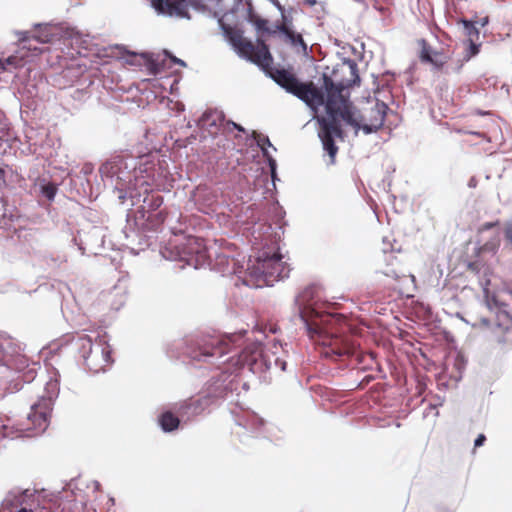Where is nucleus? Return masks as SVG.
<instances>
[{
    "label": "nucleus",
    "instance_id": "obj_1",
    "mask_svg": "<svg viewBox=\"0 0 512 512\" xmlns=\"http://www.w3.org/2000/svg\"><path fill=\"white\" fill-rule=\"evenodd\" d=\"M218 23L225 38L241 58L261 67L278 85L305 102L309 107L317 108L324 105L325 88L323 86L318 88L311 81L300 82L293 72L274 67L273 57L263 39L258 38L255 45L243 36V31L240 28L226 24L223 18H220Z\"/></svg>",
    "mask_w": 512,
    "mask_h": 512
},
{
    "label": "nucleus",
    "instance_id": "obj_2",
    "mask_svg": "<svg viewBox=\"0 0 512 512\" xmlns=\"http://www.w3.org/2000/svg\"><path fill=\"white\" fill-rule=\"evenodd\" d=\"M342 69H346L349 78L340 81L338 84L334 83L331 77L326 74L323 75V87L326 91L325 108L327 112L326 117L318 118L320 124L319 137L321 139L323 149L327 151L330 164L335 163V158L338 153V147L335 144L334 138L342 139L344 132L342 130L340 121L356 127L359 123L355 119L353 106L343 94V91L353 85L360 83L358 74V67L354 61H347L343 63Z\"/></svg>",
    "mask_w": 512,
    "mask_h": 512
},
{
    "label": "nucleus",
    "instance_id": "obj_3",
    "mask_svg": "<svg viewBox=\"0 0 512 512\" xmlns=\"http://www.w3.org/2000/svg\"><path fill=\"white\" fill-rule=\"evenodd\" d=\"M300 317L305 322L308 335L317 344L323 346L321 354L335 361H348L349 364L360 369H371L375 363L372 352H364L358 349L350 335L338 336L332 332L331 324L335 316L331 313H322L307 303L300 308Z\"/></svg>",
    "mask_w": 512,
    "mask_h": 512
},
{
    "label": "nucleus",
    "instance_id": "obj_4",
    "mask_svg": "<svg viewBox=\"0 0 512 512\" xmlns=\"http://www.w3.org/2000/svg\"><path fill=\"white\" fill-rule=\"evenodd\" d=\"M186 261L196 268L205 264L223 275L241 273L243 266L233 255L230 248L206 247L204 241L199 238H189L185 246Z\"/></svg>",
    "mask_w": 512,
    "mask_h": 512
},
{
    "label": "nucleus",
    "instance_id": "obj_5",
    "mask_svg": "<svg viewBox=\"0 0 512 512\" xmlns=\"http://www.w3.org/2000/svg\"><path fill=\"white\" fill-rule=\"evenodd\" d=\"M241 338V334L223 336L202 333L190 340L187 355L194 361L207 362L214 356L221 357L228 353L229 345L235 344Z\"/></svg>",
    "mask_w": 512,
    "mask_h": 512
},
{
    "label": "nucleus",
    "instance_id": "obj_6",
    "mask_svg": "<svg viewBox=\"0 0 512 512\" xmlns=\"http://www.w3.org/2000/svg\"><path fill=\"white\" fill-rule=\"evenodd\" d=\"M498 249V241H487L481 246L474 247L473 252L466 254L463 258L466 270L479 277L481 287L491 284V277L494 273L491 259L495 257Z\"/></svg>",
    "mask_w": 512,
    "mask_h": 512
},
{
    "label": "nucleus",
    "instance_id": "obj_7",
    "mask_svg": "<svg viewBox=\"0 0 512 512\" xmlns=\"http://www.w3.org/2000/svg\"><path fill=\"white\" fill-rule=\"evenodd\" d=\"M255 268L257 272L264 277L267 284L284 279L288 277L290 273L289 265L282 260V255L278 252L271 255L263 252L262 255L258 257Z\"/></svg>",
    "mask_w": 512,
    "mask_h": 512
},
{
    "label": "nucleus",
    "instance_id": "obj_8",
    "mask_svg": "<svg viewBox=\"0 0 512 512\" xmlns=\"http://www.w3.org/2000/svg\"><path fill=\"white\" fill-rule=\"evenodd\" d=\"M79 343L83 350H88L87 354H83V358L89 370L97 373L104 371L110 365L111 352L108 346L93 348L92 340L87 335L81 336Z\"/></svg>",
    "mask_w": 512,
    "mask_h": 512
},
{
    "label": "nucleus",
    "instance_id": "obj_9",
    "mask_svg": "<svg viewBox=\"0 0 512 512\" xmlns=\"http://www.w3.org/2000/svg\"><path fill=\"white\" fill-rule=\"evenodd\" d=\"M261 361L267 368L272 366V362L276 367H279L282 371L286 369V362L278 357L273 360L270 358L267 351H264L260 343H252L245 347L239 354L238 363L242 366H249L251 369L254 365H257Z\"/></svg>",
    "mask_w": 512,
    "mask_h": 512
},
{
    "label": "nucleus",
    "instance_id": "obj_10",
    "mask_svg": "<svg viewBox=\"0 0 512 512\" xmlns=\"http://www.w3.org/2000/svg\"><path fill=\"white\" fill-rule=\"evenodd\" d=\"M52 408L45 403L37 402L32 405L31 412L27 415L26 423H23V430L28 436H35L46 430Z\"/></svg>",
    "mask_w": 512,
    "mask_h": 512
},
{
    "label": "nucleus",
    "instance_id": "obj_11",
    "mask_svg": "<svg viewBox=\"0 0 512 512\" xmlns=\"http://www.w3.org/2000/svg\"><path fill=\"white\" fill-rule=\"evenodd\" d=\"M388 110L389 107L387 104L382 101H377L374 106L365 110L359 120L355 117L356 121L359 123V126L355 128H361L367 134L376 132L383 126Z\"/></svg>",
    "mask_w": 512,
    "mask_h": 512
},
{
    "label": "nucleus",
    "instance_id": "obj_12",
    "mask_svg": "<svg viewBox=\"0 0 512 512\" xmlns=\"http://www.w3.org/2000/svg\"><path fill=\"white\" fill-rule=\"evenodd\" d=\"M191 5L199 8L200 5L194 0H152V6L162 14L177 17H188L187 7Z\"/></svg>",
    "mask_w": 512,
    "mask_h": 512
},
{
    "label": "nucleus",
    "instance_id": "obj_13",
    "mask_svg": "<svg viewBox=\"0 0 512 512\" xmlns=\"http://www.w3.org/2000/svg\"><path fill=\"white\" fill-rule=\"evenodd\" d=\"M483 295L485 302L489 308H498L504 312L512 303V290L509 288H501L495 292H491L489 286H483Z\"/></svg>",
    "mask_w": 512,
    "mask_h": 512
},
{
    "label": "nucleus",
    "instance_id": "obj_14",
    "mask_svg": "<svg viewBox=\"0 0 512 512\" xmlns=\"http://www.w3.org/2000/svg\"><path fill=\"white\" fill-rule=\"evenodd\" d=\"M193 199L198 210L205 214L214 211L218 202L216 192L207 186H198L193 193Z\"/></svg>",
    "mask_w": 512,
    "mask_h": 512
},
{
    "label": "nucleus",
    "instance_id": "obj_15",
    "mask_svg": "<svg viewBox=\"0 0 512 512\" xmlns=\"http://www.w3.org/2000/svg\"><path fill=\"white\" fill-rule=\"evenodd\" d=\"M25 493L15 497L13 505L17 508L20 507L16 512H59V509L55 507V504L51 501H45L43 505L39 503L35 504L34 499L29 498Z\"/></svg>",
    "mask_w": 512,
    "mask_h": 512
},
{
    "label": "nucleus",
    "instance_id": "obj_16",
    "mask_svg": "<svg viewBox=\"0 0 512 512\" xmlns=\"http://www.w3.org/2000/svg\"><path fill=\"white\" fill-rule=\"evenodd\" d=\"M277 31L284 35V41L296 49L297 52L308 55V45L302 35L290 29L286 22L278 25Z\"/></svg>",
    "mask_w": 512,
    "mask_h": 512
},
{
    "label": "nucleus",
    "instance_id": "obj_17",
    "mask_svg": "<svg viewBox=\"0 0 512 512\" xmlns=\"http://www.w3.org/2000/svg\"><path fill=\"white\" fill-rule=\"evenodd\" d=\"M420 58L422 61L429 62L437 68H442L449 59L445 53L433 51L425 41H422Z\"/></svg>",
    "mask_w": 512,
    "mask_h": 512
},
{
    "label": "nucleus",
    "instance_id": "obj_18",
    "mask_svg": "<svg viewBox=\"0 0 512 512\" xmlns=\"http://www.w3.org/2000/svg\"><path fill=\"white\" fill-rule=\"evenodd\" d=\"M5 350L6 347L3 344H0V362L3 365L15 369L19 372L25 370L26 367L30 365L28 359L24 355H6L4 354Z\"/></svg>",
    "mask_w": 512,
    "mask_h": 512
},
{
    "label": "nucleus",
    "instance_id": "obj_19",
    "mask_svg": "<svg viewBox=\"0 0 512 512\" xmlns=\"http://www.w3.org/2000/svg\"><path fill=\"white\" fill-rule=\"evenodd\" d=\"M59 379L56 374L46 382L44 393L39 398L38 402L45 403L52 408L53 401L58 397L59 394Z\"/></svg>",
    "mask_w": 512,
    "mask_h": 512
},
{
    "label": "nucleus",
    "instance_id": "obj_20",
    "mask_svg": "<svg viewBox=\"0 0 512 512\" xmlns=\"http://www.w3.org/2000/svg\"><path fill=\"white\" fill-rule=\"evenodd\" d=\"M247 4V20L252 23L257 31L274 34L275 30H270L268 27V20L261 18L253 8L251 0H246Z\"/></svg>",
    "mask_w": 512,
    "mask_h": 512
},
{
    "label": "nucleus",
    "instance_id": "obj_21",
    "mask_svg": "<svg viewBox=\"0 0 512 512\" xmlns=\"http://www.w3.org/2000/svg\"><path fill=\"white\" fill-rule=\"evenodd\" d=\"M159 425L165 432H171L178 428L180 420L172 412L166 411L159 416Z\"/></svg>",
    "mask_w": 512,
    "mask_h": 512
},
{
    "label": "nucleus",
    "instance_id": "obj_22",
    "mask_svg": "<svg viewBox=\"0 0 512 512\" xmlns=\"http://www.w3.org/2000/svg\"><path fill=\"white\" fill-rule=\"evenodd\" d=\"M474 20L461 19L459 23L463 25L464 34L468 37V41H475L479 38V30L475 27Z\"/></svg>",
    "mask_w": 512,
    "mask_h": 512
},
{
    "label": "nucleus",
    "instance_id": "obj_23",
    "mask_svg": "<svg viewBox=\"0 0 512 512\" xmlns=\"http://www.w3.org/2000/svg\"><path fill=\"white\" fill-rule=\"evenodd\" d=\"M468 134H470L472 136H476L477 138L480 139L479 142L468 141V143L470 145H476V144L483 143V147L481 149L483 152L488 153V154H492L494 152L493 148L490 146L491 138L489 136H487L484 133H480V132H468Z\"/></svg>",
    "mask_w": 512,
    "mask_h": 512
},
{
    "label": "nucleus",
    "instance_id": "obj_24",
    "mask_svg": "<svg viewBox=\"0 0 512 512\" xmlns=\"http://www.w3.org/2000/svg\"><path fill=\"white\" fill-rule=\"evenodd\" d=\"M36 366H37V364L33 363L32 365H29L28 367H26L25 370L22 371L23 372L22 379L24 382H31L35 379L36 374H37Z\"/></svg>",
    "mask_w": 512,
    "mask_h": 512
},
{
    "label": "nucleus",
    "instance_id": "obj_25",
    "mask_svg": "<svg viewBox=\"0 0 512 512\" xmlns=\"http://www.w3.org/2000/svg\"><path fill=\"white\" fill-rule=\"evenodd\" d=\"M19 35H20L19 41L24 44L23 45L24 48H27L28 50L41 52L37 47H32L31 44H29V45L25 44V43H29L31 40H33L32 34H30V32H28V31L20 32Z\"/></svg>",
    "mask_w": 512,
    "mask_h": 512
},
{
    "label": "nucleus",
    "instance_id": "obj_26",
    "mask_svg": "<svg viewBox=\"0 0 512 512\" xmlns=\"http://www.w3.org/2000/svg\"><path fill=\"white\" fill-rule=\"evenodd\" d=\"M315 287L311 286L307 289H305L297 298V302L300 305H303L305 302H308L312 299V295L314 293Z\"/></svg>",
    "mask_w": 512,
    "mask_h": 512
},
{
    "label": "nucleus",
    "instance_id": "obj_27",
    "mask_svg": "<svg viewBox=\"0 0 512 512\" xmlns=\"http://www.w3.org/2000/svg\"><path fill=\"white\" fill-rule=\"evenodd\" d=\"M478 53L479 45L476 44L475 41H468V47L466 49L464 59L468 61L471 57L477 55Z\"/></svg>",
    "mask_w": 512,
    "mask_h": 512
},
{
    "label": "nucleus",
    "instance_id": "obj_28",
    "mask_svg": "<svg viewBox=\"0 0 512 512\" xmlns=\"http://www.w3.org/2000/svg\"><path fill=\"white\" fill-rule=\"evenodd\" d=\"M257 144L262 149L263 154L265 156H267L268 153H267V148L266 147L267 146L272 147V144H271L269 138L267 136H265V135H259L258 139H257Z\"/></svg>",
    "mask_w": 512,
    "mask_h": 512
},
{
    "label": "nucleus",
    "instance_id": "obj_29",
    "mask_svg": "<svg viewBox=\"0 0 512 512\" xmlns=\"http://www.w3.org/2000/svg\"><path fill=\"white\" fill-rule=\"evenodd\" d=\"M57 188L53 184H47L42 187V193L49 199L52 200L56 195Z\"/></svg>",
    "mask_w": 512,
    "mask_h": 512
},
{
    "label": "nucleus",
    "instance_id": "obj_30",
    "mask_svg": "<svg viewBox=\"0 0 512 512\" xmlns=\"http://www.w3.org/2000/svg\"><path fill=\"white\" fill-rule=\"evenodd\" d=\"M504 237L512 248V223H507L504 227Z\"/></svg>",
    "mask_w": 512,
    "mask_h": 512
},
{
    "label": "nucleus",
    "instance_id": "obj_31",
    "mask_svg": "<svg viewBox=\"0 0 512 512\" xmlns=\"http://www.w3.org/2000/svg\"><path fill=\"white\" fill-rule=\"evenodd\" d=\"M32 39L39 43H47L50 41L49 35L42 33L32 34Z\"/></svg>",
    "mask_w": 512,
    "mask_h": 512
},
{
    "label": "nucleus",
    "instance_id": "obj_32",
    "mask_svg": "<svg viewBox=\"0 0 512 512\" xmlns=\"http://www.w3.org/2000/svg\"><path fill=\"white\" fill-rule=\"evenodd\" d=\"M185 407L189 408V409L193 407V410L195 413L200 412V410L202 409L201 401L199 399L198 400H190L189 403L185 404Z\"/></svg>",
    "mask_w": 512,
    "mask_h": 512
},
{
    "label": "nucleus",
    "instance_id": "obj_33",
    "mask_svg": "<svg viewBox=\"0 0 512 512\" xmlns=\"http://www.w3.org/2000/svg\"><path fill=\"white\" fill-rule=\"evenodd\" d=\"M163 203V198L162 196H152V203L150 205V208L155 210L157 208H159Z\"/></svg>",
    "mask_w": 512,
    "mask_h": 512
},
{
    "label": "nucleus",
    "instance_id": "obj_34",
    "mask_svg": "<svg viewBox=\"0 0 512 512\" xmlns=\"http://www.w3.org/2000/svg\"><path fill=\"white\" fill-rule=\"evenodd\" d=\"M498 224H499V222H498V221H496V222H486V223H484V224L481 226L480 230H481V231L490 230V229L494 228L495 226H497Z\"/></svg>",
    "mask_w": 512,
    "mask_h": 512
},
{
    "label": "nucleus",
    "instance_id": "obj_35",
    "mask_svg": "<svg viewBox=\"0 0 512 512\" xmlns=\"http://www.w3.org/2000/svg\"><path fill=\"white\" fill-rule=\"evenodd\" d=\"M486 441V437L484 434H479L478 437L475 439V442H474V446L475 447H480L484 444V442Z\"/></svg>",
    "mask_w": 512,
    "mask_h": 512
},
{
    "label": "nucleus",
    "instance_id": "obj_36",
    "mask_svg": "<svg viewBox=\"0 0 512 512\" xmlns=\"http://www.w3.org/2000/svg\"><path fill=\"white\" fill-rule=\"evenodd\" d=\"M0 180H2L3 182L6 181V171L2 167H0Z\"/></svg>",
    "mask_w": 512,
    "mask_h": 512
},
{
    "label": "nucleus",
    "instance_id": "obj_37",
    "mask_svg": "<svg viewBox=\"0 0 512 512\" xmlns=\"http://www.w3.org/2000/svg\"><path fill=\"white\" fill-rule=\"evenodd\" d=\"M108 168H109V164H104V165H102V166H101V168H100V172H101L102 174H105V173H107Z\"/></svg>",
    "mask_w": 512,
    "mask_h": 512
},
{
    "label": "nucleus",
    "instance_id": "obj_38",
    "mask_svg": "<svg viewBox=\"0 0 512 512\" xmlns=\"http://www.w3.org/2000/svg\"><path fill=\"white\" fill-rule=\"evenodd\" d=\"M172 60H173V62H175V63H177V64H179L181 66H185L184 61H182V60H180V59H178L176 57H173Z\"/></svg>",
    "mask_w": 512,
    "mask_h": 512
},
{
    "label": "nucleus",
    "instance_id": "obj_39",
    "mask_svg": "<svg viewBox=\"0 0 512 512\" xmlns=\"http://www.w3.org/2000/svg\"><path fill=\"white\" fill-rule=\"evenodd\" d=\"M309 6H314L316 4V0H304Z\"/></svg>",
    "mask_w": 512,
    "mask_h": 512
},
{
    "label": "nucleus",
    "instance_id": "obj_40",
    "mask_svg": "<svg viewBox=\"0 0 512 512\" xmlns=\"http://www.w3.org/2000/svg\"><path fill=\"white\" fill-rule=\"evenodd\" d=\"M235 128L239 131H243V128L240 125L234 124Z\"/></svg>",
    "mask_w": 512,
    "mask_h": 512
},
{
    "label": "nucleus",
    "instance_id": "obj_41",
    "mask_svg": "<svg viewBox=\"0 0 512 512\" xmlns=\"http://www.w3.org/2000/svg\"><path fill=\"white\" fill-rule=\"evenodd\" d=\"M488 23V17L484 18L483 22H482V26L486 25Z\"/></svg>",
    "mask_w": 512,
    "mask_h": 512
},
{
    "label": "nucleus",
    "instance_id": "obj_42",
    "mask_svg": "<svg viewBox=\"0 0 512 512\" xmlns=\"http://www.w3.org/2000/svg\"><path fill=\"white\" fill-rule=\"evenodd\" d=\"M269 163H270L271 167L273 168L275 162L272 158H269Z\"/></svg>",
    "mask_w": 512,
    "mask_h": 512
},
{
    "label": "nucleus",
    "instance_id": "obj_43",
    "mask_svg": "<svg viewBox=\"0 0 512 512\" xmlns=\"http://www.w3.org/2000/svg\"><path fill=\"white\" fill-rule=\"evenodd\" d=\"M6 61L10 64L12 63V58H8Z\"/></svg>",
    "mask_w": 512,
    "mask_h": 512
},
{
    "label": "nucleus",
    "instance_id": "obj_44",
    "mask_svg": "<svg viewBox=\"0 0 512 512\" xmlns=\"http://www.w3.org/2000/svg\"><path fill=\"white\" fill-rule=\"evenodd\" d=\"M277 6L280 10H282V6L279 3L277 4Z\"/></svg>",
    "mask_w": 512,
    "mask_h": 512
},
{
    "label": "nucleus",
    "instance_id": "obj_45",
    "mask_svg": "<svg viewBox=\"0 0 512 512\" xmlns=\"http://www.w3.org/2000/svg\"><path fill=\"white\" fill-rule=\"evenodd\" d=\"M0 66H1L2 68H4L3 63H2L1 61H0Z\"/></svg>",
    "mask_w": 512,
    "mask_h": 512
}]
</instances>
